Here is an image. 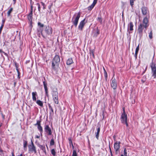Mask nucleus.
I'll use <instances>...</instances> for the list:
<instances>
[{"label": "nucleus", "instance_id": "nucleus-11", "mask_svg": "<svg viewBox=\"0 0 156 156\" xmlns=\"http://www.w3.org/2000/svg\"><path fill=\"white\" fill-rule=\"evenodd\" d=\"M111 87L113 89H115L117 87V81L115 78L112 77V82L111 83Z\"/></svg>", "mask_w": 156, "mask_h": 156}, {"label": "nucleus", "instance_id": "nucleus-34", "mask_svg": "<svg viewBox=\"0 0 156 156\" xmlns=\"http://www.w3.org/2000/svg\"><path fill=\"white\" fill-rule=\"evenodd\" d=\"M135 0H130V3L132 7H133L134 5V2Z\"/></svg>", "mask_w": 156, "mask_h": 156}, {"label": "nucleus", "instance_id": "nucleus-5", "mask_svg": "<svg viewBox=\"0 0 156 156\" xmlns=\"http://www.w3.org/2000/svg\"><path fill=\"white\" fill-rule=\"evenodd\" d=\"M60 62V59L59 56L58 55H55V57L53 58L52 62V68L55 69V66L58 64Z\"/></svg>", "mask_w": 156, "mask_h": 156}, {"label": "nucleus", "instance_id": "nucleus-2", "mask_svg": "<svg viewBox=\"0 0 156 156\" xmlns=\"http://www.w3.org/2000/svg\"><path fill=\"white\" fill-rule=\"evenodd\" d=\"M45 29L44 31L46 34L45 35L44 34L42 33V30H41V33L43 37L44 38H46L48 36L51 35L52 33V29L49 26H44Z\"/></svg>", "mask_w": 156, "mask_h": 156}, {"label": "nucleus", "instance_id": "nucleus-45", "mask_svg": "<svg viewBox=\"0 0 156 156\" xmlns=\"http://www.w3.org/2000/svg\"><path fill=\"white\" fill-rule=\"evenodd\" d=\"M109 149L110 152L111 156H113V154H112V150H111V148L110 145H109Z\"/></svg>", "mask_w": 156, "mask_h": 156}, {"label": "nucleus", "instance_id": "nucleus-52", "mask_svg": "<svg viewBox=\"0 0 156 156\" xmlns=\"http://www.w3.org/2000/svg\"><path fill=\"white\" fill-rule=\"evenodd\" d=\"M2 152L3 151L1 148V147H0V153H2Z\"/></svg>", "mask_w": 156, "mask_h": 156}, {"label": "nucleus", "instance_id": "nucleus-49", "mask_svg": "<svg viewBox=\"0 0 156 156\" xmlns=\"http://www.w3.org/2000/svg\"><path fill=\"white\" fill-rule=\"evenodd\" d=\"M147 66H146V68H145V70L144 71V72H143V74H144V73H145V71H146V70H147Z\"/></svg>", "mask_w": 156, "mask_h": 156}, {"label": "nucleus", "instance_id": "nucleus-61", "mask_svg": "<svg viewBox=\"0 0 156 156\" xmlns=\"http://www.w3.org/2000/svg\"><path fill=\"white\" fill-rule=\"evenodd\" d=\"M121 156H124L123 154L121 155Z\"/></svg>", "mask_w": 156, "mask_h": 156}, {"label": "nucleus", "instance_id": "nucleus-50", "mask_svg": "<svg viewBox=\"0 0 156 156\" xmlns=\"http://www.w3.org/2000/svg\"><path fill=\"white\" fill-rule=\"evenodd\" d=\"M122 109H123V113H122V114H126L125 113V112L124 108H122Z\"/></svg>", "mask_w": 156, "mask_h": 156}, {"label": "nucleus", "instance_id": "nucleus-24", "mask_svg": "<svg viewBox=\"0 0 156 156\" xmlns=\"http://www.w3.org/2000/svg\"><path fill=\"white\" fill-rule=\"evenodd\" d=\"M48 106L49 109L51 111V112H50V114H52L53 115L54 114V111L52 107L51 106L50 104L48 105Z\"/></svg>", "mask_w": 156, "mask_h": 156}, {"label": "nucleus", "instance_id": "nucleus-14", "mask_svg": "<svg viewBox=\"0 0 156 156\" xmlns=\"http://www.w3.org/2000/svg\"><path fill=\"white\" fill-rule=\"evenodd\" d=\"M43 84L45 91V95L47 97H48L49 95L48 94V89L47 86V83L45 81H44L43 82Z\"/></svg>", "mask_w": 156, "mask_h": 156}, {"label": "nucleus", "instance_id": "nucleus-1", "mask_svg": "<svg viewBox=\"0 0 156 156\" xmlns=\"http://www.w3.org/2000/svg\"><path fill=\"white\" fill-rule=\"evenodd\" d=\"M148 20L147 17H145L143 21V23H140L138 27L137 30L138 33L140 35H142L143 30L145 29V31L149 26Z\"/></svg>", "mask_w": 156, "mask_h": 156}, {"label": "nucleus", "instance_id": "nucleus-41", "mask_svg": "<svg viewBox=\"0 0 156 156\" xmlns=\"http://www.w3.org/2000/svg\"><path fill=\"white\" fill-rule=\"evenodd\" d=\"M139 44L138 45L137 47L136 48V51H135L136 52V53L138 52V51L139 50Z\"/></svg>", "mask_w": 156, "mask_h": 156}, {"label": "nucleus", "instance_id": "nucleus-54", "mask_svg": "<svg viewBox=\"0 0 156 156\" xmlns=\"http://www.w3.org/2000/svg\"><path fill=\"white\" fill-rule=\"evenodd\" d=\"M13 1L14 2V4H15L16 2V0H13Z\"/></svg>", "mask_w": 156, "mask_h": 156}, {"label": "nucleus", "instance_id": "nucleus-36", "mask_svg": "<svg viewBox=\"0 0 156 156\" xmlns=\"http://www.w3.org/2000/svg\"><path fill=\"white\" fill-rule=\"evenodd\" d=\"M38 26H39L41 28H42V27H44V24H41L40 22H38Z\"/></svg>", "mask_w": 156, "mask_h": 156}, {"label": "nucleus", "instance_id": "nucleus-62", "mask_svg": "<svg viewBox=\"0 0 156 156\" xmlns=\"http://www.w3.org/2000/svg\"><path fill=\"white\" fill-rule=\"evenodd\" d=\"M113 138H115V136H113Z\"/></svg>", "mask_w": 156, "mask_h": 156}, {"label": "nucleus", "instance_id": "nucleus-38", "mask_svg": "<svg viewBox=\"0 0 156 156\" xmlns=\"http://www.w3.org/2000/svg\"><path fill=\"white\" fill-rule=\"evenodd\" d=\"M72 156H77V153L75 150H74L73 151Z\"/></svg>", "mask_w": 156, "mask_h": 156}, {"label": "nucleus", "instance_id": "nucleus-13", "mask_svg": "<svg viewBox=\"0 0 156 156\" xmlns=\"http://www.w3.org/2000/svg\"><path fill=\"white\" fill-rule=\"evenodd\" d=\"M85 19H84L83 20H82L78 26V29L80 30H82L83 28L86 23L85 22Z\"/></svg>", "mask_w": 156, "mask_h": 156}, {"label": "nucleus", "instance_id": "nucleus-16", "mask_svg": "<svg viewBox=\"0 0 156 156\" xmlns=\"http://www.w3.org/2000/svg\"><path fill=\"white\" fill-rule=\"evenodd\" d=\"M37 145L40 148L41 150L43 151L44 152L45 154H46L45 148L44 145H41L39 144H37Z\"/></svg>", "mask_w": 156, "mask_h": 156}, {"label": "nucleus", "instance_id": "nucleus-53", "mask_svg": "<svg viewBox=\"0 0 156 156\" xmlns=\"http://www.w3.org/2000/svg\"><path fill=\"white\" fill-rule=\"evenodd\" d=\"M141 81H142V82L143 83H144V82L145 81V80H143V79H142V80H141Z\"/></svg>", "mask_w": 156, "mask_h": 156}, {"label": "nucleus", "instance_id": "nucleus-51", "mask_svg": "<svg viewBox=\"0 0 156 156\" xmlns=\"http://www.w3.org/2000/svg\"><path fill=\"white\" fill-rule=\"evenodd\" d=\"M40 136H38V135H36L35 136V138H40Z\"/></svg>", "mask_w": 156, "mask_h": 156}, {"label": "nucleus", "instance_id": "nucleus-58", "mask_svg": "<svg viewBox=\"0 0 156 156\" xmlns=\"http://www.w3.org/2000/svg\"><path fill=\"white\" fill-rule=\"evenodd\" d=\"M41 133V136H42V132H40Z\"/></svg>", "mask_w": 156, "mask_h": 156}, {"label": "nucleus", "instance_id": "nucleus-60", "mask_svg": "<svg viewBox=\"0 0 156 156\" xmlns=\"http://www.w3.org/2000/svg\"><path fill=\"white\" fill-rule=\"evenodd\" d=\"M2 126V125L0 123V127Z\"/></svg>", "mask_w": 156, "mask_h": 156}, {"label": "nucleus", "instance_id": "nucleus-4", "mask_svg": "<svg viewBox=\"0 0 156 156\" xmlns=\"http://www.w3.org/2000/svg\"><path fill=\"white\" fill-rule=\"evenodd\" d=\"M52 94L53 98V99L55 103L58 104V92L56 88H54L53 89L52 92Z\"/></svg>", "mask_w": 156, "mask_h": 156}, {"label": "nucleus", "instance_id": "nucleus-12", "mask_svg": "<svg viewBox=\"0 0 156 156\" xmlns=\"http://www.w3.org/2000/svg\"><path fill=\"white\" fill-rule=\"evenodd\" d=\"M45 132L47 133L48 135H51L52 134L51 129L48 125H45L44 128Z\"/></svg>", "mask_w": 156, "mask_h": 156}, {"label": "nucleus", "instance_id": "nucleus-7", "mask_svg": "<svg viewBox=\"0 0 156 156\" xmlns=\"http://www.w3.org/2000/svg\"><path fill=\"white\" fill-rule=\"evenodd\" d=\"M121 142L119 141H116L114 144V148L115 150V154H118L119 153V150L120 148V144Z\"/></svg>", "mask_w": 156, "mask_h": 156}, {"label": "nucleus", "instance_id": "nucleus-29", "mask_svg": "<svg viewBox=\"0 0 156 156\" xmlns=\"http://www.w3.org/2000/svg\"><path fill=\"white\" fill-rule=\"evenodd\" d=\"M41 120H37V123H36L34 125L35 126H39V125H41Z\"/></svg>", "mask_w": 156, "mask_h": 156}, {"label": "nucleus", "instance_id": "nucleus-55", "mask_svg": "<svg viewBox=\"0 0 156 156\" xmlns=\"http://www.w3.org/2000/svg\"><path fill=\"white\" fill-rule=\"evenodd\" d=\"M12 156H15L13 152H12Z\"/></svg>", "mask_w": 156, "mask_h": 156}, {"label": "nucleus", "instance_id": "nucleus-48", "mask_svg": "<svg viewBox=\"0 0 156 156\" xmlns=\"http://www.w3.org/2000/svg\"><path fill=\"white\" fill-rule=\"evenodd\" d=\"M137 53H136L135 52V54L134 56L136 59L137 58Z\"/></svg>", "mask_w": 156, "mask_h": 156}, {"label": "nucleus", "instance_id": "nucleus-26", "mask_svg": "<svg viewBox=\"0 0 156 156\" xmlns=\"http://www.w3.org/2000/svg\"><path fill=\"white\" fill-rule=\"evenodd\" d=\"M37 129L38 130L40 131V132H43V129L42 126H41V125H39L37 126Z\"/></svg>", "mask_w": 156, "mask_h": 156}, {"label": "nucleus", "instance_id": "nucleus-59", "mask_svg": "<svg viewBox=\"0 0 156 156\" xmlns=\"http://www.w3.org/2000/svg\"><path fill=\"white\" fill-rule=\"evenodd\" d=\"M2 51V50L0 49V53Z\"/></svg>", "mask_w": 156, "mask_h": 156}, {"label": "nucleus", "instance_id": "nucleus-23", "mask_svg": "<svg viewBox=\"0 0 156 156\" xmlns=\"http://www.w3.org/2000/svg\"><path fill=\"white\" fill-rule=\"evenodd\" d=\"M100 34V31L99 29H98V28L97 27L96 33H95L94 35V37H97L98 35Z\"/></svg>", "mask_w": 156, "mask_h": 156}, {"label": "nucleus", "instance_id": "nucleus-33", "mask_svg": "<svg viewBox=\"0 0 156 156\" xmlns=\"http://www.w3.org/2000/svg\"><path fill=\"white\" fill-rule=\"evenodd\" d=\"M94 5L92 4L90 6H89L88 8V9L89 10H91L94 7Z\"/></svg>", "mask_w": 156, "mask_h": 156}, {"label": "nucleus", "instance_id": "nucleus-39", "mask_svg": "<svg viewBox=\"0 0 156 156\" xmlns=\"http://www.w3.org/2000/svg\"><path fill=\"white\" fill-rule=\"evenodd\" d=\"M104 74H105V79H107V73L105 70V69L104 68Z\"/></svg>", "mask_w": 156, "mask_h": 156}, {"label": "nucleus", "instance_id": "nucleus-42", "mask_svg": "<svg viewBox=\"0 0 156 156\" xmlns=\"http://www.w3.org/2000/svg\"><path fill=\"white\" fill-rule=\"evenodd\" d=\"M69 144L70 145L71 144H72V146H73V144H72V142L71 140V139L70 138H69Z\"/></svg>", "mask_w": 156, "mask_h": 156}, {"label": "nucleus", "instance_id": "nucleus-18", "mask_svg": "<svg viewBox=\"0 0 156 156\" xmlns=\"http://www.w3.org/2000/svg\"><path fill=\"white\" fill-rule=\"evenodd\" d=\"M128 26L130 30L132 31L133 30V25L132 22H130Z\"/></svg>", "mask_w": 156, "mask_h": 156}, {"label": "nucleus", "instance_id": "nucleus-19", "mask_svg": "<svg viewBox=\"0 0 156 156\" xmlns=\"http://www.w3.org/2000/svg\"><path fill=\"white\" fill-rule=\"evenodd\" d=\"M73 62L72 58H69L66 62V64L67 65H70Z\"/></svg>", "mask_w": 156, "mask_h": 156}, {"label": "nucleus", "instance_id": "nucleus-20", "mask_svg": "<svg viewBox=\"0 0 156 156\" xmlns=\"http://www.w3.org/2000/svg\"><path fill=\"white\" fill-rule=\"evenodd\" d=\"M100 127H98L97 129V132L96 133V137L98 140V137L99 136V134L100 132Z\"/></svg>", "mask_w": 156, "mask_h": 156}, {"label": "nucleus", "instance_id": "nucleus-8", "mask_svg": "<svg viewBox=\"0 0 156 156\" xmlns=\"http://www.w3.org/2000/svg\"><path fill=\"white\" fill-rule=\"evenodd\" d=\"M121 121L122 123L125 124L127 126H128L127 122V115L126 114H122L121 118Z\"/></svg>", "mask_w": 156, "mask_h": 156}, {"label": "nucleus", "instance_id": "nucleus-9", "mask_svg": "<svg viewBox=\"0 0 156 156\" xmlns=\"http://www.w3.org/2000/svg\"><path fill=\"white\" fill-rule=\"evenodd\" d=\"M33 5L31 3V9L30 13L27 15V17L28 20L30 21L31 23L32 22L33 18Z\"/></svg>", "mask_w": 156, "mask_h": 156}, {"label": "nucleus", "instance_id": "nucleus-27", "mask_svg": "<svg viewBox=\"0 0 156 156\" xmlns=\"http://www.w3.org/2000/svg\"><path fill=\"white\" fill-rule=\"evenodd\" d=\"M153 32L152 30H151L150 33H149V38L151 39H152L153 38L152 36Z\"/></svg>", "mask_w": 156, "mask_h": 156}, {"label": "nucleus", "instance_id": "nucleus-47", "mask_svg": "<svg viewBox=\"0 0 156 156\" xmlns=\"http://www.w3.org/2000/svg\"><path fill=\"white\" fill-rule=\"evenodd\" d=\"M102 115L103 116L102 119H104V117H105V114H104V111H103L102 114Z\"/></svg>", "mask_w": 156, "mask_h": 156}, {"label": "nucleus", "instance_id": "nucleus-3", "mask_svg": "<svg viewBox=\"0 0 156 156\" xmlns=\"http://www.w3.org/2000/svg\"><path fill=\"white\" fill-rule=\"evenodd\" d=\"M80 16V12H79L78 13H75L72 17L71 22L76 27L77 25Z\"/></svg>", "mask_w": 156, "mask_h": 156}, {"label": "nucleus", "instance_id": "nucleus-56", "mask_svg": "<svg viewBox=\"0 0 156 156\" xmlns=\"http://www.w3.org/2000/svg\"><path fill=\"white\" fill-rule=\"evenodd\" d=\"M17 156H23V154H21L20 155H17Z\"/></svg>", "mask_w": 156, "mask_h": 156}, {"label": "nucleus", "instance_id": "nucleus-46", "mask_svg": "<svg viewBox=\"0 0 156 156\" xmlns=\"http://www.w3.org/2000/svg\"><path fill=\"white\" fill-rule=\"evenodd\" d=\"M97 0H94L92 4L95 6V4H96V3L97 2Z\"/></svg>", "mask_w": 156, "mask_h": 156}, {"label": "nucleus", "instance_id": "nucleus-57", "mask_svg": "<svg viewBox=\"0 0 156 156\" xmlns=\"http://www.w3.org/2000/svg\"><path fill=\"white\" fill-rule=\"evenodd\" d=\"M16 70H17V69H18V67H17L16 66Z\"/></svg>", "mask_w": 156, "mask_h": 156}, {"label": "nucleus", "instance_id": "nucleus-35", "mask_svg": "<svg viewBox=\"0 0 156 156\" xmlns=\"http://www.w3.org/2000/svg\"><path fill=\"white\" fill-rule=\"evenodd\" d=\"M36 5L37 6L38 11L39 12H40V9H41V7H40V4L38 3H37L36 4Z\"/></svg>", "mask_w": 156, "mask_h": 156}, {"label": "nucleus", "instance_id": "nucleus-15", "mask_svg": "<svg viewBox=\"0 0 156 156\" xmlns=\"http://www.w3.org/2000/svg\"><path fill=\"white\" fill-rule=\"evenodd\" d=\"M32 99L34 101H36L37 98L36 96H37V93L36 92H33L32 93Z\"/></svg>", "mask_w": 156, "mask_h": 156}, {"label": "nucleus", "instance_id": "nucleus-6", "mask_svg": "<svg viewBox=\"0 0 156 156\" xmlns=\"http://www.w3.org/2000/svg\"><path fill=\"white\" fill-rule=\"evenodd\" d=\"M150 66L151 68L152 76L155 78L156 77V63L152 62Z\"/></svg>", "mask_w": 156, "mask_h": 156}, {"label": "nucleus", "instance_id": "nucleus-17", "mask_svg": "<svg viewBox=\"0 0 156 156\" xmlns=\"http://www.w3.org/2000/svg\"><path fill=\"white\" fill-rule=\"evenodd\" d=\"M142 12L144 15H145L147 13V9L145 7H143L141 8Z\"/></svg>", "mask_w": 156, "mask_h": 156}, {"label": "nucleus", "instance_id": "nucleus-21", "mask_svg": "<svg viewBox=\"0 0 156 156\" xmlns=\"http://www.w3.org/2000/svg\"><path fill=\"white\" fill-rule=\"evenodd\" d=\"M36 103L40 106L43 107V103L40 100H37L36 101Z\"/></svg>", "mask_w": 156, "mask_h": 156}, {"label": "nucleus", "instance_id": "nucleus-10", "mask_svg": "<svg viewBox=\"0 0 156 156\" xmlns=\"http://www.w3.org/2000/svg\"><path fill=\"white\" fill-rule=\"evenodd\" d=\"M29 151L31 152H34V153H37L36 147L34 146L33 142L31 141V144L28 146Z\"/></svg>", "mask_w": 156, "mask_h": 156}, {"label": "nucleus", "instance_id": "nucleus-31", "mask_svg": "<svg viewBox=\"0 0 156 156\" xmlns=\"http://www.w3.org/2000/svg\"><path fill=\"white\" fill-rule=\"evenodd\" d=\"M51 154L54 156H55L56 155V152L55 151L54 149H52L51 150Z\"/></svg>", "mask_w": 156, "mask_h": 156}, {"label": "nucleus", "instance_id": "nucleus-30", "mask_svg": "<svg viewBox=\"0 0 156 156\" xmlns=\"http://www.w3.org/2000/svg\"><path fill=\"white\" fill-rule=\"evenodd\" d=\"M13 10V8H11L7 12V16H9L10 15V13Z\"/></svg>", "mask_w": 156, "mask_h": 156}, {"label": "nucleus", "instance_id": "nucleus-43", "mask_svg": "<svg viewBox=\"0 0 156 156\" xmlns=\"http://www.w3.org/2000/svg\"><path fill=\"white\" fill-rule=\"evenodd\" d=\"M41 5L43 6V9H45V6L44 3L43 2H41Z\"/></svg>", "mask_w": 156, "mask_h": 156}, {"label": "nucleus", "instance_id": "nucleus-40", "mask_svg": "<svg viewBox=\"0 0 156 156\" xmlns=\"http://www.w3.org/2000/svg\"><path fill=\"white\" fill-rule=\"evenodd\" d=\"M17 73H18V78L19 79H20V73L19 72V70L18 69H17Z\"/></svg>", "mask_w": 156, "mask_h": 156}, {"label": "nucleus", "instance_id": "nucleus-37", "mask_svg": "<svg viewBox=\"0 0 156 156\" xmlns=\"http://www.w3.org/2000/svg\"><path fill=\"white\" fill-rule=\"evenodd\" d=\"M97 20L99 22L101 23H102V20L101 17H98L97 18Z\"/></svg>", "mask_w": 156, "mask_h": 156}, {"label": "nucleus", "instance_id": "nucleus-25", "mask_svg": "<svg viewBox=\"0 0 156 156\" xmlns=\"http://www.w3.org/2000/svg\"><path fill=\"white\" fill-rule=\"evenodd\" d=\"M23 147L24 148H26L27 144V141L23 140Z\"/></svg>", "mask_w": 156, "mask_h": 156}, {"label": "nucleus", "instance_id": "nucleus-32", "mask_svg": "<svg viewBox=\"0 0 156 156\" xmlns=\"http://www.w3.org/2000/svg\"><path fill=\"white\" fill-rule=\"evenodd\" d=\"M54 144H55L54 140V139L53 138L51 139V140L50 142V145L51 146L53 145Z\"/></svg>", "mask_w": 156, "mask_h": 156}, {"label": "nucleus", "instance_id": "nucleus-28", "mask_svg": "<svg viewBox=\"0 0 156 156\" xmlns=\"http://www.w3.org/2000/svg\"><path fill=\"white\" fill-rule=\"evenodd\" d=\"M90 55L92 56V57L94 58V51L93 50H91L90 51Z\"/></svg>", "mask_w": 156, "mask_h": 156}, {"label": "nucleus", "instance_id": "nucleus-44", "mask_svg": "<svg viewBox=\"0 0 156 156\" xmlns=\"http://www.w3.org/2000/svg\"><path fill=\"white\" fill-rule=\"evenodd\" d=\"M124 155L125 156H127V153L126 151V148H125L124 149Z\"/></svg>", "mask_w": 156, "mask_h": 156}, {"label": "nucleus", "instance_id": "nucleus-22", "mask_svg": "<svg viewBox=\"0 0 156 156\" xmlns=\"http://www.w3.org/2000/svg\"><path fill=\"white\" fill-rule=\"evenodd\" d=\"M4 23H5V20H2V25L0 27V35L1 34V32H2V29L3 28L4 26Z\"/></svg>", "mask_w": 156, "mask_h": 156}]
</instances>
